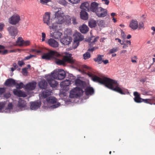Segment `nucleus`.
Returning a JSON list of instances; mask_svg holds the SVG:
<instances>
[{"label": "nucleus", "instance_id": "obj_1", "mask_svg": "<svg viewBox=\"0 0 155 155\" xmlns=\"http://www.w3.org/2000/svg\"><path fill=\"white\" fill-rule=\"evenodd\" d=\"M89 77H91L92 80L94 81L101 84L121 94H125L126 91L124 88H121L119 87V84L117 81L108 78L104 77L100 78L98 76L93 75L91 73L88 74Z\"/></svg>", "mask_w": 155, "mask_h": 155}, {"label": "nucleus", "instance_id": "obj_2", "mask_svg": "<svg viewBox=\"0 0 155 155\" xmlns=\"http://www.w3.org/2000/svg\"><path fill=\"white\" fill-rule=\"evenodd\" d=\"M75 84L77 87L72 89L70 92L71 97L80 96L84 92L82 88L84 87L85 83L79 79L75 80Z\"/></svg>", "mask_w": 155, "mask_h": 155}, {"label": "nucleus", "instance_id": "obj_3", "mask_svg": "<svg viewBox=\"0 0 155 155\" xmlns=\"http://www.w3.org/2000/svg\"><path fill=\"white\" fill-rule=\"evenodd\" d=\"M51 14L50 12L45 13L43 16V21L44 23L46 24L49 26L50 30L55 31L58 29V26L56 24L52 22V19L51 18Z\"/></svg>", "mask_w": 155, "mask_h": 155}, {"label": "nucleus", "instance_id": "obj_4", "mask_svg": "<svg viewBox=\"0 0 155 155\" xmlns=\"http://www.w3.org/2000/svg\"><path fill=\"white\" fill-rule=\"evenodd\" d=\"M71 55V54H69L68 55L62 57L61 54L60 57H55V58H57L61 59L59 58H56L55 63L57 64L60 65H64L66 63L73 64L75 63V61L73 59Z\"/></svg>", "mask_w": 155, "mask_h": 155}, {"label": "nucleus", "instance_id": "obj_5", "mask_svg": "<svg viewBox=\"0 0 155 155\" xmlns=\"http://www.w3.org/2000/svg\"><path fill=\"white\" fill-rule=\"evenodd\" d=\"M54 20L55 22L53 23H55L58 25V24H62L64 23V15L63 12L61 10H58L55 12L54 14Z\"/></svg>", "mask_w": 155, "mask_h": 155}, {"label": "nucleus", "instance_id": "obj_6", "mask_svg": "<svg viewBox=\"0 0 155 155\" xmlns=\"http://www.w3.org/2000/svg\"><path fill=\"white\" fill-rule=\"evenodd\" d=\"M51 74L54 78L59 80L63 79L66 76L65 71L62 69L54 70Z\"/></svg>", "mask_w": 155, "mask_h": 155}, {"label": "nucleus", "instance_id": "obj_7", "mask_svg": "<svg viewBox=\"0 0 155 155\" xmlns=\"http://www.w3.org/2000/svg\"><path fill=\"white\" fill-rule=\"evenodd\" d=\"M61 56L58 52L55 51H51L49 52L44 54L42 56L43 59L49 60L50 59L55 58V57H59Z\"/></svg>", "mask_w": 155, "mask_h": 155}, {"label": "nucleus", "instance_id": "obj_8", "mask_svg": "<svg viewBox=\"0 0 155 155\" xmlns=\"http://www.w3.org/2000/svg\"><path fill=\"white\" fill-rule=\"evenodd\" d=\"M7 30L9 35L13 38H15L18 32L17 27L11 25L9 26L7 28Z\"/></svg>", "mask_w": 155, "mask_h": 155}, {"label": "nucleus", "instance_id": "obj_9", "mask_svg": "<svg viewBox=\"0 0 155 155\" xmlns=\"http://www.w3.org/2000/svg\"><path fill=\"white\" fill-rule=\"evenodd\" d=\"M20 20V16L17 14H15L8 19V21L10 24L16 25L19 22Z\"/></svg>", "mask_w": 155, "mask_h": 155}, {"label": "nucleus", "instance_id": "obj_10", "mask_svg": "<svg viewBox=\"0 0 155 155\" xmlns=\"http://www.w3.org/2000/svg\"><path fill=\"white\" fill-rule=\"evenodd\" d=\"M74 44L78 46L80 41H82L84 39V37L79 32H76L74 35Z\"/></svg>", "mask_w": 155, "mask_h": 155}, {"label": "nucleus", "instance_id": "obj_11", "mask_svg": "<svg viewBox=\"0 0 155 155\" xmlns=\"http://www.w3.org/2000/svg\"><path fill=\"white\" fill-rule=\"evenodd\" d=\"M96 15L99 17H104L107 15V11L106 9L100 7L95 12Z\"/></svg>", "mask_w": 155, "mask_h": 155}, {"label": "nucleus", "instance_id": "obj_12", "mask_svg": "<svg viewBox=\"0 0 155 155\" xmlns=\"http://www.w3.org/2000/svg\"><path fill=\"white\" fill-rule=\"evenodd\" d=\"M54 79L51 75V76L48 78L47 79L48 84L50 85L51 87H55L58 85V83L57 81L55 80Z\"/></svg>", "mask_w": 155, "mask_h": 155}, {"label": "nucleus", "instance_id": "obj_13", "mask_svg": "<svg viewBox=\"0 0 155 155\" xmlns=\"http://www.w3.org/2000/svg\"><path fill=\"white\" fill-rule=\"evenodd\" d=\"M99 3L96 2H92L89 8L90 11H91L93 12H95L97 10V8L100 7H99Z\"/></svg>", "mask_w": 155, "mask_h": 155}, {"label": "nucleus", "instance_id": "obj_14", "mask_svg": "<svg viewBox=\"0 0 155 155\" xmlns=\"http://www.w3.org/2000/svg\"><path fill=\"white\" fill-rule=\"evenodd\" d=\"M36 83L35 82H32L26 84L25 89L29 91H32L34 90L36 86Z\"/></svg>", "mask_w": 155, "mask_h": 155}, {"label": "nucleus", "instance_id": "obj_15", "mask_svg": "<svg viewBox=\"0 0 155 155\" xmlns=\"http://www.w3.org/2000/svg\"><path fill=\"white\" fill-rule=\"evenodd\" d=\"M47 43L49 46L54 48L58 46V42L53 39L50 38L48 39Z\"/></svg>", "mask_w": 155, "mask_h": 155}, {"label": "nucleus", "instance_id": "obj_16", "mask_svg": "<svg viewBox=\"0 0 155 155\" xmlns=\"http://www.w3.org/2000/svg\"><path fill=\"white\" fill-rule=\"evenodd\" d=\"M129 26L133 30L137 29L138 27V22L135 19L131 20L129 25Z\"/></svg>", "mask_w": 155, "mask_h": 155}, {"label": "nucleus", "instance_id": "obj_17", "mask_svg": "<svg viewBox=\"0 0 155 155\" xmlns=\"http://www.w3.org/2000/svg\"><path fill=\"white\" fill-rule=\"evenodd\" d=\"M15 80L12 78L7 79L5 82V85L8 87H13L15 85Z\"/></svg>", "mask_w": 155, "mask_h": 155}, {"label": "nucleus", "instance_id": "obj_18", "mask_svg": "<svg viewBox=\"0 0 155 155\" xmlns=\"http://www.w3.org/2000/svg\"><path fill=\"white\" fill-rule=\"evenodd\" d=\"M31 108L32 110H35L40 107L41 104L38 101L31 102L30 103Z\"/></svg>", "mask_w": 155, "mask_h": 155}, {"label": "nucleus", "instance_id": "obj_19", "mask_svg": "<svg viewBox=\"0 0 155 155\" xmlns=\"http://www.w3.org/2000/svg\"><path fill=\"white\" fill-rule=\"evenodd\" d=\"M13 92L14 95L19 97H25L27 95L24 92L21 90H18L16 89L14 90Z\"/></svg>", "mask_w": 155, "mask_h": 155}, {"label": "nucleus", "instance_id": "obj_20", "mask_svg": "<svg viewBox=\"0 0 155 155\" xmlns=\"http://www.w3.org/2000/svg\"><path fill=\"white\" fill-rule=\"evenodd\" d=\"M72 41L71 38L69 37H67L62 38L61 41L64 45H68L70 44Z\"/></svg>", "mask_w": 155, "mask_h": 155}, {"label": "nucleus", "instance_id": "obj_21", "mask_svg": "<svg viewBox=\"0 0 155 155\" xmlns=\"http://www.w3.org/2000/svg\"><path fill=\"white\" fill-rule=\"evenodd\" d=\"M134 95L135 96L134 98V101L137 103H140L142 102V98L140 97V94L137 91L134 93Z\"/></svg>", "mask_w": 155, "mask_h": 155}, {"label": "nucleus", "instance_id": "obj_22", "mask_svg": "<svg viewBox=\"0 0 155 155\" xmlns=\"http://www.w3.org/2000/svg\"><path fill=\"white\" fill-rule=\"evenodd\" d=\"M80 8L83 10L89 12L90 11L89 4L87 2H84L81 4Z\"/></svg>", "mask_w": 155, "mask_h": 155}, {"label": "nucleus", "instance_id": "obj_23", "mask_svg": "<svg viewBox=\"0 0 155 155\" xmlns=\"http://www.w3.org/2000/svg\"><path fill=\"white\" fill-rule=\"evenodd\" d=\"M51 93L52 91L50 89H46L45 91L42 92L41 95L44 98H46L51 95Z\"/></svg>", "mask_w": 155, "mask_h": 155}, {"label": "nucleus", "instance_id": "obj_24", "mask_svg": "<svg viewBox=\"0 0 155 155\" xmlns=\"http://www.w3.org/2000/svg\"><path fill=\"white\" fill-rule=\"evenodd\" d=\"M80 31L82 33L85 34L89 30L88 27L84 24H83L82 26L79 28Z\"/></svg>", "mask_w": 155, "mask_h": 155}, {"label": "nucleus", "instance_id": "obj_25", "mask_svg": "<svg viewBox=\"0 0 155 155\" xmlns=\"http://www.w3.org/2000/svg\"><path fill=\"white\" fill-rule=\"evenodd\" d=\"M81 18L84 20H87L88 16L87 13L84 10H82L80 12Z\"/></svg>", "mask_w": 155, "mask_h": 155}, {"label": "nucleus", "instance_id": "obj_26", "mask_svg": "<svg viewBox=\"0 0 155 155\" xmlns=\"http://www.w3.org/2000/svg\"><path fill=\"white\" fill-rule=\"evenodd\" d=\"M38 85L41 89H45L47 86V83L45 80H43L39 83Z\"/></svg>", "mask_w": 155, "mask_h": 155}, {"label": "nucleus", "instance_id": "obj_27", "mask_svg": "<svg viewBox=\"0 0 155 155\" xmlns=\"http://www.w3.org/2000/svg\"><path fill=\"white\" fill-rule=\"evenodd\" d=\"M26 106V102L25 101L20 98L18 101V107L21 108L25 107Z\"/></svg>", "mask_w": 155, "mask_h": 155}, {"label": "nucleus", "instance_id": "obj_28", "mask_svg": "<svg viewBox=\"0 0 155 155\" xmlns=\"http://www.w3.org/2000/svg\"><path fill=\"white\" fill-rule=\"evenodd\" d=\"M94 93V90L92 87H87L85 89V94L88 95L89 94L92 95Z\"/></svg>", "mask_w": 155, "mask_h": 155}, {"label": "nucleus", "instance_id": "obj_29", "mask_svg": "<svg viewBox=\"0 0 155 155\" xmlns=\"http://www.w3.org/2000/svg\"><path fill=\"white\" fill-rule=\"evenodd\" d=\"M104 57L103 55L98 54L97 57L94 59V61L97 63L98 64H101L102 62V58Z\"/></svg>", "mask_w": 155, "mask_h": 155}, {"label": "nucleus", "instance_id": "obj_30", "mask_svg": "<svg viewBox=\"0 0 155 155\" xmlns=\"http://www.w3.org/2000/svg\"><path fill=\"white\" fill-rule=\"evenodd\" d=\"M142 102L150 104L155 105V98L153 99H142Z\"/></svg>", "mask_w": 155, "mask_h": 155}, {"label": "nucleus", "instance_id": "obj_31", "mask_svg": "<svg viewBox=\"0 0 155 155\" xmlns=\"http://www.w3.org/2000/svg\"><path fill=\"white\" fill-rule=\"evenodd\" d=\"M70 84L69 81L67 80L65 81L61 82L60 84V86L61 87L64 88H66L68 87Z\"/></svg>", "mask_w": 155, "mask_h": 155}, {"label": "nucleus", "instance_id": "obj_32", "mask_svg": "<svg viewBox=\"0 0 155 155\" xmlns=\"http://www.w3.org/2000/svg\"><path fill=\"white\" fill-rule=\"evenodd\" d=\"M46 100L48 103L53 104L56 103L57 101V99L55 97L52 96L47 98Z\"/></svg>", "mask_w": 155, "mask_h": 155}, {"label": "nucleus", "instance_id": "obj_33", "mask_svg": "<svg viewBox=\"0 0 155 155\" xmlns=\"http://www.w3.org/2000/svg\"><path fill=\"white\" fill-rule=\"evenodd\" d=\"M88 25L91 28H95L97 26V22L95 20H91L89 21Z\"/></svg>", "mask_w": 155, "mask_h": 155}, {"label": "nucleus", "instance_id": "obj_34", "mask_svg": "<svg viewBox=\"0 0 155 155\" xmlns=\"http://www.w3.org/2000/svg\"><path fill=\"white\" fill-rule=\"evenodd\" d=\"M64 20L65 21L64 23L66 24L69 25L71 23V18L69 15H64Z\"/></svg>", "mask_w": 155, "mask_h": 155}, {"label": "nucleus", "instance_id": "obj_35", "mask_svg": "<svg viewBox=\"0 0 155 155\" xmlns=\"http://www.w3.org/2000/svg\"><path fill=\"white\" fill-rule=\"evenodd\" d=\"M23 42L24 40L21 37H18L16 41V44L20 46H23Z\"/></svg>", "mask_w": 155, "mask_h": 155}, {"label": "nucleus", "instance_id": "obj_36", "mask_svg": "<svg viewBox=\"0 0 155 155\" xmlns=\"http://www.w3.org/2000/svg\"><path fill=\"white\" fill-rule=\"evenodd\" d=\"M62 35V33L59 32H56L53 33V37L55 39H58L61 38Z\"/></svg>", "mask_w": 155, "mask_h": 155}, {"label": "nucleus", "instance_id": "obj_37", "mask_svg": "<svg viewBox=\"0 0 155 155\" xmlns=\"http://www.w3.org/2000/svg\"><path fill=\"white\" fill-rule=\"evenodd\" d=\"M4 48V47L3 46L0 45V53L2 54H5L8 53V51L5 50L3 51Z\"/></svg>", "mask_w": 155, "mask_h": 155}, {"label": "nucleus", "instance_id": "obj_38", "mask_svg": "<svg viewBox=\"0 0 155 155\" xmlns=\"http://www.w3.org/2000/svg\"><path fill=\"white\" fill-rule=\"evenodd\" d=\"M83 56L84 60H87L90 58L91 56L90 53L89 52H87L83 54Z\"/></svg>", "mask_w": 155, "mask_h": 155}, {"label": "nucleus", "instance_id": "obj_39", "mask_svg": "<svg viewBox=\"0 0 155 155\" xmlns=\"http://www.w3.org/2000/svg\"><path fill=\"white\" fill-rule=\"evenodd\" d=\"M15 85L16 86V88L17 89H20L23 87L24 84L22 82H21L19 84L16 82Z\"/></svg>", "mask_w": 155, "mask_h": 155}, {"label": "nucleus", "instance_id": "obj_40", "mask_svg": "<svg viewBox=\"0 0 155 155\" xmlns=\"http://www.w3.org/2000/svg\"><path fill=\"white\" fill-rule=\"evenodd\" d=\"M93 37V36H91V38L90 40V41L91 43L90 44V45H91V44H92L93 43H94L95 42H96L99 38V36H97L94 38V40L92 41V38Z\"/></svg>", "mask_w": 155, "mask_h": 155}, {"label": "nucleus", "instance_id": "obj_41", "mask_svg": "<svg viewBox=\"0 0 155 155\" xmlns=\"http://www.w3.org/2000/svg\"><path fill=\"white\" fill-rule=\"evenodd\" d=\"M141 91L142 92V94L143 95H150V92L147 91L144 88H142L141 89Z\"/></svg>", "mask_w": 155, "mask_h": 155}, {"label": "nucleus", "instance_id": "obj_42", "mask_svg": "<svg viewBox=\"0 0 155 155\" xmlns=\"http://www.w3.org/2000/svg\"><path fill=\"white\" fill-rule=\"evenodd\" d=\"M57 1L59 3L64 6L66 5L67 3L65 0H58Z\"/></svg>", "mask_w": 155, "mask_h": 155}, {"label": "nucleus", "instance_id": "obj_43", "mask_svg": "<svg viewBox=\"0 0 155 155\" xmlns=\"http://www.w3.org/2000/svg\"><path fill=\"white\" fill-rule=\"evenodd\" d=\"M51 0H40V2L43 5H47V4L49 2H51Z\"/></svg>", "mask_w": 155, "mask_h": 155}, {"label": "nucleus", "instance_id": "obj_44", "mask_svg": "<svg viewBox=\"0 0 155 155\" xmlns=\"http://www.w3.org/2000/svg\"><path fill=\"white\" fill-rule=\"evenodd\" d=\"M117 51L118 49L117 47L113 48L110 50L109 54H111L117 52Z\"/></svg>", "mask_w": 155, "mask_h": 155}, {"label": "nucleus", "instance_id": "obj_45", "mask_svg": "<svg viewBox=\"0 0 155 155\" xmlns=\"http://www.w3.org/2000/svg\"><path fill=\"white\" fill-rule=\"evenodd\" d=\"M81 0H68V1L73 4L79 3Z\"/></svg>", "mask_w": 155, "mask_h": 155}, {"label": "nucleus", "instance_id": "obj_46", "mask_svg": "<svg viewBox=\"0 0 155 155\" xmlns=\"http://www.w3.org/2000/svg\"><path fill=\"white\" fill-rule=\"evenodd\" d=\"M138 28L139 29H140L142 28H144V24L143 23L141 22H140L139 24V25H138Z\"/></svg>", "mask_w": 155, "mask_h": 155}, {"label": "nucleus", "instance_id": "obj_47", "mask_svg": "<svg viewBox=\"0 0 155 155\" xmlns=\"http://www.w3.org/2000/svg\"><path fill=\"white\" fill-rule=\"evenodd\" d=\"M97 23L99 26H102L104 24V21L103 20H100L97 21Z\"/></svg>", "mask_w": 155, "mask_h": 155}, {"label": "nucleus", "instance_id": "obj_48", "mask_svg": "<svg viewBox=\"0 0 155 155\" xmlns=\"http://www.w3.org/2000/svg\"><path fill=\"white\" fill-rule=\"evenodd\" d=\"M30 44V41H24L23 42V46H27Z\"/></svg>", "mask_w": 155, "mask_h": 155}, {"label": "nucleus", "instance_id": "obj_49", "mask_svg": "<svg viewBox=\"0 0 155 155\" xmlns=\"http://www.w3.org/2000/svg\"><path fill=\"white\" fill-rule=\"evenodd\" d=\"M35 56V55H33L30 54V55L25 57L24 59V60H26L29 59L32 57Z\"/></svg>", "mask_w": 155, "mask_h": 155}, {"label": "nucleus", "instance_id": "obj_50", "mask_svg": "<svg viewBox=\"0 0 155 155\" xmlns=\"http://www.w3.org/2000/svg\"><path fill=\"white\" fill-rule=\"evenodd\" d=\"M122 42V44H121V45H123V46L122 47L124 49L127 48L128 47V45L129 44H127L126 43H124V41H123Z\"/></svg>", "mask_w": 155, "mask_h": 155}, {"label": "nucleus", "instance_id": "obj_51", "mask_svg": "<svg viewBox=\"0 0 155 155\" xmlns=\"http://www.w3.org/2000/svg\"><path fill=\"white\" fill-rule=\"evenodd\" d=\"M5 91V89L4 87H0V94H2Z\"/></svg>", "mask_w": 155, "mask_h": 155}, {"label": "nucleus", "instance_id": "obj_52", "mask_svg": "<svg viewBox=\"0 0 155 155\" xmlns=\"http://www.w3.org/2000/svg\"><path fill=\"white\" fill-rule=\"evenodd\" d=\"M72 23L74 25H75L77 24L78 22L77 21V20L75 18L73 17L72 18Z\"/></svg>", "mask_w": 155, "mask_h": 155}, {"label": "nucleus", "instance_id": "obj_53", "mask_svg": "<svg viewBox=\"0 0 155 155\" xmlns=\"http://www.w3.org/2000/svg\"><path fill=\"white\" fill-rule=\"evenodd\" d=\"M42 39V41H45V38H46V35L45 34L44 32H42L41 33Z\"/></svg>", "mask_w": 155, "mask_h": 155}, {"label": "nucleus", "instance_id": "obj_54", "mask_svg": "<svg viewBox=\"0 0 155 155\" xmlns=\"http://www.w3.org/2000/svg\"><path fill=\"white\" fill-rule=\"evenodd\" d=\"M60 105V103H58L54 105L51 106L52 108H55L58 107Z\"/></svg>", "mask_w": 155, "mask_h": 155}, {"label": "nucleus", "instance_id": "obj_55", "mask_svg": "<svg viewBox=\"0 0 155 155\" xmlns=\"http://www.w3.org/2000/svg\"><path fill=\"white\" fill-rule=\"evenodd\" d=\"M4 26L5 25L4 24L0 23V31L2 30Z\"/></svg>", "mask_w": 155, "mask_h": 155}, {"label": "nucleus", "instance_id": "obj_56", "mask_svg": "<svg viewBox=\"0 0 155 155\" xmlns=\"http://www.w3.org/2000/svg\"><path fill=\"white\" fill-rule=\"evenodd\" d=\"M102 1L104 2V4L106 5H108L110 2L109 0H102Z\"/></svg>", "mask_w": 155, "mask_h": 155}, {"label": "nucleus", "instance_id": "obj_57", "mask_svg": "<svg viewBox=\"0 0 155 155\" xmlns=\"http://www.w3.org/2000/svg\"><path fill=\"white\" fill-rule=\"evenodd\" d=\"M18 64L20 66H21L24 64V63L23 61H18Z\"/></svg>", "mask_w": 155, "mask_h": 155}, {"label": "nucleus", "instance_id": "obj_58", "mask_svg": "<svg viewBox=\"0 0 155 155\" xmlns=\"http://www.w3.org/2000/svg\"><path fill=\"white\" fill-rule=\"evenodd\" d=\"M27 68H23L22 69L23 73L24 74H26L27 73Z\"/></svg>", "mask_w": 155, "mask_h": 155}, {"label": "nucleus", "instance_id": "obj_59", "mask_svg": "<svg viewBox=\"0 0 155 155\" xmlns=\"http://www.w3.org/2000/svg\"><path fill=\"white\" fill-rule=\"evenodd\" d=\"M102 62H103V63L105 64H108L109 63V61L107 60H103Z\"/></svg>", "mask_w": 155, "mask_h": 155}, {"label": "nucleus", "instance_id": "obj_60", "mask_svg": "<svg viewBox=\"0 0 155 155\" xmlns=\"http://www.w3.org/2000/svg\"><path fill=\"white\" fill-rule=\"evenodd\" d=\"M124 42H125L127 44H128L130 45L131 44V42L130 41L127 40L125 41H124Z\"/></svg>", "mask_w": 155, "mask_h": 155}, {"label": "nucleus", "instance_id": "obj_61", "mask_svg": "<svg viewBox=\"0 0 155 155\" xmlns=\"http://www.w3.org/2000/svg\"><path fill=\"white\" fill-rule=\"evenodd\" d=\"M4 107V105L3 104L0 103V110H2Z\"/></svg>", "mask_w": 155, "mask_h": 155}, {"label": "nucleus", "instance_id": "obj_62", "mask_svg": "<svg viewBox=\"0 0 155 155\" xmlns=\"http://www.w3.org/2000/svg\"><path fill=\"white\" fill-rule=\"evenodd\" d=\"M115 40H117L118 42H119L121 45V44H122V43H121V41L120 38H115Z\"/></svg>", "mask_w": 155, "mask_h": 155}, {"label": "nucleus", "instance_id": "obj_63", "mask_svg": "<svg viewBox=\"0 0 155 155\" xmlns=\"http://www.w3.org/2000/svg\"><path fill=\"white\" fill-rule=\"evenodd\" d=\"M146 78H143L142 79H141L140 80V81L141 82H142V83H144L146 81Z\"/></svg>", "mask_w": 155, "mask_h": 155}, {"label": "nucleus", "instance_id": "obj_64", "mask_svg": "<svg viewBox=\"0 0 155 155\" xmlns=\"http://www.w3.org/2000/svg\"><path fill=\"white\" fill-rule=\"evenodd\" d=\"M8 106L10 109H12L13 107V105L11 103L9 104L8 105Z\"/></svg>", "mask_w": 155, "mask_h": 155}]
</instances>
